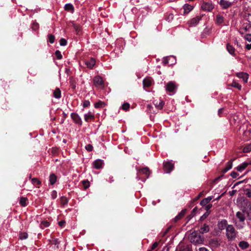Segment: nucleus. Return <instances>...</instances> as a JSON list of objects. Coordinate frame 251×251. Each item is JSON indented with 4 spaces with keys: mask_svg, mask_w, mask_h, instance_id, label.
Instances as JSON below:
<instances>
[{
    "mask_svg": "<svg viewBox=\"0 0 251 251\" xmlns=\"http://www.w3.org/2000/svg\"><path fill=\"white\" fill-rule=\"evenodd\" d=\"M242 210L247 214L249 220H251V201L244 198L241 203Z\"/></svg>",
    "mask_w": 251,
    "mask_h": 251,
    "instance_id": "obj_1",
    "label": "nucleus"
},
{
    "mask_svg": "<svg viewBox=\"0 0 251 251\" xmlns=\"http://www.w3.org/2000/svg\"><path fill=\"white\" fill-rule=\"evenodd\" d=\"M226 236L228 240H232L236 238L237 231L232 225H229L226 227Z\"/></svg>",
    "mask_w": 251,
    "mask_h": 251,
    "instance_id": "obj_2",
    "label": "nucleus"
},
{
    "mask_svg": "<svg viewBox=\"0 0 251 251\" xmlns=\"http://www.w3.org/2000/svg\"><path fill=\"white\" fill-rule=\"evenodd\" d=\"M191 243L195 244H201L203 242V237L196 232H193L189 237Z\"/></svg>",
    "mask_w": 251,
    "mask_h": 251,
    "instance_id": "obj_3",
    "label": "nucleus"
},
{
    "mask_svg": "<svg viewBox=\"0 0 251 251\" xmlns=\"http://www.w3.org/2000/svg\"><path fill=\"white\" fill-rule=\"evenodd\" d=\"M177 87V86L175 82L169 81L166 85V90L172 93L170 95H173L176 93Z\"/></svg>",
    "mask_w": 251,
    "mask_h": 251,
    "instance_id": "obj_4",
    "label": "nucleus"
},
{
    "mask_svg": "<svg viewBox=\"0 0 251 251\" xmlns=\"http://www.w3.org/2000/svg\"><path fill=\"white\" fill-rule=\"evenodd\" d=\"M201 8L203 11H207L211 12L214 9V6L211 1L210 2H203Z\"/></svg>",
    "mask_w": 251,
    "mask_h": 251,
    "instance_id": "obj_5",
    "label": "nucleus"
},
{
    "mask_svg": "<svg viewBox=\"0 0 251 251\" xmlns=\"http://www.w3.org/2000/svg\"><path fill=\"white\" fill-rule=\"evenodd\" d=\"M93 81L94 85L96 87H98L100 88H103L104 87L103 81L101 76L98 75L94 77Z\"/></svg>",
    "mask_w": 251,
    "mask_h": 251,
    "instance_id": "obj_6",
    "label": "nucleus"
},
{
    "mask_svg": "<svg viewBox=\"0 0 251 251\" xmlns=\"http://www.w3.org/2000/svg\"><path fill=\"white\" fill-rule=\"evenodd\" d=\"M174 168V164L170 161L164 162L163 163V169L167 173H170Z\"/></svg>",
    "mask_w": 251,
    "mask_h": 251,
    "instance_id": "obj_7",
    "label": "nucleus"
},
{
    "mask_svg": "<svg viewBox=\"0 0 251 251\" xmlns=\"http://www.w3.org/2000/svg\"><path fill=\"white\" fill-rule=\"evenodd\" d=\"M71 117L74 122L79 125H82V122L79 116L76 113H72L71 114Z\"/></svg>",
    "mask_w": 251,
    "mask_h": 251,
    "instance_id": "obj_8",
    "label": "nucleus"
},
{
    "mask_svg": "<svg viewBox=\"0 0 251 251\" xmlns=\"http://www.w3.org/2000/svg\"><path fill=\"white\" fill-rule=\"evenodd\" d=\"M219 4L223 9H226L232 6V3L226 0H221Z\"/></svg>",
    "mask_w": 251,
    "mask_h": 251,
    "instance_id": "obj_9",
    "label": "nucleus"
},
{
    "mask_svg": "<svg viewBox=\"0 0 251 251\" xmlns=\"http://www.w3.org/2000/svg\"><path fill=\"white\" fill-rule=\"evenodd\" d=\"M235 160V158L232 159L226 163V166L225 167V168L221 171L222 174H224L226 173L228 170H229L230 169H231V168L232 167V162Z\"/></svg>",
    "mask_w": 251,
    "mask_h": 251,
    "instance_id": "obj_10",
    "label": "nucleus"
},
{
    "mask_svg": "<svg viewBox=\"0 0 251 251\" xmlns=\"http://www.w3.org/2000/svg\"><path fill=\"white\" fill-rule=\"evenodd\" d=\"M228 225L227 221L225 219L219 222L218 224V228L221 230H223L225 228L226 229V227Z\"/></svg>",
    "mask_w": 251,
    "mask_h": 251,
    "instance_id": "obj_11",
    "label": "nucleus"
},
{
    "mask_svg": "<svg viewBox=\"0 0 251 251\" xmlns=\"http://www.w3.org/2000/svg\"><path fill=\"white\" fill-rule=\"evenodd\" d=\"M236 76L243 79L244 82L247 83L249 77V75L245 72H240L236 74Z\"/></svg>",
    "mask_w": 251,
    "mask_h": 251,
    "instance_id": "obj_12",
    "label": "nucleus"
},
{
    "mask_svg": "<svg viewBox=\"0 0 251 251\" xmlns=\"http://www.w3.org/2000/svg\"><path fill=\"white\" fill-rule=\"evenodd\" d=\"M93 164L95 168L100 169L102 168L104 163L102 160L97 159L93 162Z\"/></svg>",
    "mask_w": 251,
    "mask_h": 251,
    "instance_id": "obj_13",
    "label": "nucleus"
},
{
    "mask_svg": "<svg viewBox=\"0 0 251 251\" xmlns=\"http://www.w3.org/2000/svg\"><path fill=\"white\" fill-rule=\"evenodd\" d=\"M187 212L186 209H184L181 211L180 213L178 214V215L174 218V220L175 223H176L177 221H178L179 220H180L181 218H182L185 215L186 213Z\"/></svg>",
    "mask_w": 251,
    "mask_h": 251,
    "instance_id": "obj_14",
    "label": "nucleus"
},
{
    "mask_svg": "<svg viewBox=\"0 0 251 251\" xmlns=\"http://www.w3.org/2000/svg\"><path fill=\"white\" fill-rule=\"evenodd\" d=\"M201 19V16H197V17L192 19L189 21V23L190 24V25L191 26L196 25L198 24V23L199 22V21H200V20Z\"/></svg>",
    "mask_w": 251,
    "mask_h": 251,
    "instance_id": "obj_15",
    "label": "nucleus"
},
{
    "mask_svg": "<svg viewBox=\"0 0 251 251\" xmlns=\"http://www.w3.org/2000/svg\"><path fill=\"white\" fill-rule=\"evenodd\" d=\"M96 64L95 59L91 58L90 59L85 61V65L89 69H93Z\"/></svg>",
    "mask_w": 251,
    "mask_h": 251,
    "instance_id": "obj_16",
    "label": "nucleus"
},
{
    "mask_svg": "<svg viewBox=\"0 0 251 251\" xmlns=\"http://www.w3.org/2000/svg\"><path fill=\"white\" fill-rule=\"evenodd\" d=\"M153 103L156 108H157L158 109H162V108L165 104V102L163 100H154L153 101Z\"/></svg>",
    "mask_w": 251,
    "mask_h": 251,
    "instance_id": "obj_17",
    "label": "nucleus"
},
{
    "mask_svg": "<svg viewBox=\"0 0 251 251\" xmlns=\"http://www.w3.org/2000/svg\"><path fill=\"white\" fill-rule=\"evenodd\" d=\"M238 246L241 249L243 250H246L250 247L249 244L245 241H242L239 242Z\"/></svg>",
    "mask_w": 251,
    "mask_h": 251,
    "instance_id": "obj_18",
    "label": "nucleus"
},
{
    "mask_svg": "<svg viewBox=\"0 0 251 251\" xmlns=\"http://www.w3.org/2000/svg\"><path fill=\"white\" fill-rule=\"evenodd\" d=\"M209 231V226L206 224L202 225L200 229V231L201 233L203 234L207 233Z\"/></svg>",
    "mask_w": 251,
    "mask_h": 251,
    "instance_id": "obj_19",
    "label": "nucleus"
},
{
    "mask_svg": "<svg viewBox=\"0 0 251 251\" xmlns=\"http://www.w3.org/2000/svg\"><path fill=\"white\" fill-rule=\"evenodd\" d=\"M94 119L95 116L90 112H89L87 114L84 115V120L86 122H89L91 120H94Z\"/></svg>",
    "mask_w": 251,
    "mask_h": 251,
    "instance_id": "obj_20",
    "label": "nucleus"
},
{
    "mask_svg": "<svg viewBox=\"0 0 251 251\" xmlns=\"http://www.w3.org/2000/svg\"><path fill=\"white\" fill-rule=\"evenodd\" d=\"M183 14L185 15L190 12L193 9V7L189 4H185L183 6Z\"/></svg>",
    "mask_w": 251,
    "mask_h": 251,
    "instance_id": "obj_21",
    "label": "nucleus"
},
{
    "mask_svg": "<svg viewBox=\"0 0 251 251\" xmlns=\"http://www.w3.org/2000/svg\"><path fill=\"white\" fill-rule=\"evenodd\" d=\"M226 50L228 51V52L232 55L235 56V49L234 47L231 46L230 44L228 43L226 45Z\"/></svg>",
    "mask_w": 251,
    "mask_h": 251,
    "instance_id": "obj_22",
    "label": "nucleus"
},
{
    "mask_svg": "<svg viewBox=\"0 0 251 251\" xmlns=\"http://www.w3.org/2000/svg\"><path fill=\"white\" fill-rule=\"evenodd\" d=\"M65 10L73 13L74 11V7L71 3L66 4L64 6Z\"/></svg>",
    "mask_w": 251,
    "mask_h": 251,
    "instance_id": "obj_23",
    "label": "nucleus"
},
{
    "mask_svg": "<svg viewBox=\"0 0 251 251\" xmlns=\"http://www.w3.org/2000/svg\"><path fill=\"white\" fill-rule=\"evenodd\" d=\"M197 210V207H195L191 211V214L186 217L187 222L189 221L196 215Z\"/></svg>",
    "mask_w": 251,
    "mask_h": 251,
    "instance_id": "obj_24",
    "label": "nucleus"
},
{
    "mask_svg": "<svg viewBox=\"0 0 251 251\" xmlns=\"http://www.w3.org/2000/svg\"><path fill=\"white\" fill-rule=\"evenodd\" d=\"M139 173H142V174H145L147 176V178H148L150 174V171L148 168L145 167L143 169H140L139 170Z\"/></svg>",
    "mask_w": 251,
    "mask_h": 251,
    "instance_id": "obj_25",
    "label": "nucleus"
},
{
    "mask_svg": "<svg viewBox=\"0 0 251 251\" xmlns=\"http://www.w3.org/2000/svg\"><path fill=\"white\" fill-rule=\"evenodd\" d=\"M249 165V163L247 162H244L241 165H239L237 168L236 169L239 172H242L243 170H244L247 166Z\"/></svg>",
    "mask_w": 251,
    "mask_h": 251,
    "instance_id": "obj_26",
    "label": "nucleus"
},
{
    "mask_svg": "<svg viewBox=\"0 0 251 251\" xmlns=\"http://www.w3.org/2000/svg\"><path fill=\"white\" fill-rule=\"evenodd\" d=\"M73 26L75 29V31L76 32V34L77 35H79L81 31V27L79 25H77L75 23L73 24Z\"/></svg>",
    "mask_w": 251,
    "mask_h": 251,
    "instance_id": "obj_27",
    "label": "nucleus"
},
{
    "mask_svg": "<svg viewBox=\"0 0 251 251\" xmlns=\"http://www.w3.org/2000/svg\"><path fill=\"white\" fill-rule=\"evenodd\" d=\"M143 84L144 87H149L151 85V81L149 78H145L143 81Z\"/></svg>",
    "mask_w": 251,
    "mask_h": 251,
    "instance_id": "obj_28",
    "label": "nucleus"
},
{
    "mask_svg": "<svg viewBox=\"0 0 251 251\" xmlns=\"http://www.w3.org/2000/svg\"><path fill=\"white\" fill-rule=\"evenodd\" d=\"M28 199L25 197H21L19 201L20 204L22 206H26L27 205Z\"/></svg>",
    "mask_w": 251,
    "mask_h": 251,
    "instance_id": "obj_29",
    "label": "nucleus"
},
{
    "mask_svg": "<svg viewBox=\"0 0 251 251\" xmlns=\"http://www.w3.org/2000/svg\"><path fill=\"white\" fill-rule=\"evenodd\" d=\"M57 177L54 174H51L50 176V184L53 185L56 181Z\"/></svg>",
    "mask_w": 251,
    "mask_h": 251,
    "instance_id": "obj_30",
    "label": "nucleus"
},
{
    "mask_svg": "<svg viewBox=\"0 0 251 251\" xmlns=\"http://www.w3.org/2000/svg\"><path fill=\"white\" fill-rule=\"evenodd\" d=\"M236 217L239 219L240 221L241 222H244L245 220V217L244 215V214L238 211L236 213Z\"/></svg>",
    "mask_w": 251,
    "mask_h": 251,
    "instance_id": "obj_31",
    "label": "nucleus"
},
{
    "mask_svg": "<svg viewBox=\"0 0 251 251\" xmlns=\"http://www.w3.org/2000/svg\"><path fill=\"white\" fill-rule=\"evenodd\" d=\"M53 96L56 99L61 98V91L59 88H56L54 91Z\"/></svg>",
    "mask_w": 251,
    "mask_h": 251,
    "instance_id": "obj_32",
    "label": "nucleus"
},
{
    "mask_svg": "<svg viewBox=\"0 0 251 251\" xmlns=\"http://www.w3.org/2000/svg\"><path fill=\"white\" fill-rule=\"evenodd\" d=\"M228 86L236 88L238 90H241L242 88V86L235 81H233L231 84H229Z\"/></svg>",
    "mask_w": 251,
    "mask_h": 251,
    "instance_id": "obj_33",
    "label": "nucleus"
},
{
    "mask_svg": "<svg viewBox=\"0 0 251 251\" xmlns=\"http://www.w3.org/2000/svg\"><path fill=\"white\" fill-rule=\"evenodd\" d=\"M60 203L62 205H67L68 203V200L67 197L65 196H62L60 198Z\"/></svg>",
    "mask_w": 251,
    "mask_h": 251,
    "instance_id": "obj_34",
    "label": "nucleus"
},
{
    "mask_svg": "<svg viewBox=\"0 0 251 251\" xmlns=\"http://www.w3.org/2000/svg\"><path fill=\"white\" fill-rule=\"evenodd\" d=\"M243 151L244 152H249L251 151V143L246 145L243 149Z\"/></svg>",
    "mask_w": 251,
    "mask_h": 251,
    "instance_id": "obj_35",
    "label": "nucleus"
},
{
    "mask_svg": "<svg viewBox=\"0 0 251 251\" xmlns=\"http://www.w3.org/2000/svg\"><path fill=\"white\" fill-rule=\"evenodd\" d=\"M50 225V223L47 221H43L41 222L40 224V227L42 228H44L45 227H47L49 226Z\"/></svg>",
    "mask_w": 251,
    "mask_h": 251,
    "instance_id": "obj_36",
    "label": "nucleus"
},
{
    "mask_svg": "<svg viewBox=\"0 0 251 251\" xmlns=\"http://www.w3.org/2000/svg\"><path fill=\"white\" fill-rule=\"evenodd\" d=\"M216 22L218 24H221L224 22V17L220 15H216Z\"/></svg>",
    "mask_w": 251,
    "mask_h": 251,
    "instance_id": "obj_37",
    "label": "nucleus"
},
{
    "mask_svg": "<svg viewBox=\"0 0 251 251\" xmlns=\"http://www.w3.org/2000/svg\"><path fill=\"white\" fill-rule=\"evenodd\" d=\"M32 183L35 185L37 186L41 184V182L37 178H33L31 179Z\"/></svg>",
    "mask_w": 251,
    "mask_h": 251,
    "instance_id": "obj_38",
    "label": "nucleus"
},
{
    "mask_svg": "<svg viewBox=\"0 0 251 251\" xmlns=\"http://www.w3.org/2000/svg\"><path fill=\"white\" fill-rule=\"evenodd\" d=\"M104 105H105V103L104 102L99 100L98 102H96L94 106L96 108H100V107H104Z\"/></svg>",
    "mask_w": 251,
    "mask_h": 251,
    "instance_id": "obj_39",
    "label": "nucleus"
},
{
    "mask_svg": "<svg viewBox=\"0 0 251 251\" xmlns=\"http://www.w3.org/2000/svg\"><path fill=\"white\" fill-rule=\"evenodd\" d=\"M130 108V104L128 102H125L122 106V108L125 111L129 110Z\"/></svg>",
    "mask_w": 251,
    "mask_h": 251,
    "instance_id": "obj_40",
    "label": "nucleus"
},
{
    "mask_svg": "<svg viewBox=\"0 0 251 251\" xmlns=\"http://www.w3.org/2000/svg\"><path fill=\"white\" fill-rule=\"evenodd\" d=\"M82 183L84 189H86L90 186V182L87 180H84L82 181Z\"/></svg>",
    "mask_w": 251,
    "mask_h": 251,
    "instance_id": "obj_41",
    "label": "nucleus"
},
{
    "mask_svg": "<svg viewBox=\"0 0 251 251\" xmlns=\"http://www.w3.org/2000/svg\"><path fill=\"white\" fill-rule=\"evenodd\" d=\"M203 195V192H201V193H199V194L196 198H195L194 199H193L192 200V203L196 202L198 201V200L200 198H201Z\"/></svg>",
    "mask_w": 251,
    "mask_h": 251,
    "instance_id": "obj_42",
    "label": "nucleus"
},
{
    "mask_svg": "<svg viewBox=\"0 0 251 251\" xmlns=\"http://www.w3.org/2000/svg\"><path fill=\"white\" fill-rule=\"evenodd\" d=\"M48 41L51 43L53 44L54 42L55 36L52 34H49L48 35Z\"/></svg>",
    "mask_w": 251,
    "mask_h": 251,
    "instance_id": "obj_43",
    "label": "nucleus"
},
{
    "mask_svg": "<svg viewBox=\"0 0 251 251\" xmlns=\"http://www.w3.org/2000/svg\"><path fill=\"white\" fill-rule=\"evenodd\" d=\"M210 211H206L201 217H200V220L201 221H203L205 220L210 214Z\"/></svg>",
    "mask_w": 251,
    "mask_h": 251,
    "instance_id": "obj_44",
    "label": "nucleus"
},
{
    "mask_svg": "<svg viewBox=\"0 0 251 251\" xmlns=\"http://www.w3.org/2000/svg\"><path fill=\"white\" fill-rule=\"evenodd\" d=\"M39 27V25L38 23H36V22H34L32 23L31 28L33 30H36L38 29Z\"/></svg>",
    "mask_w": 251,
    "mask_h": 251,
    "instance_id": "obj_45",
    "label": "nucleus"
},
{
    "mask_svg": "<svg viewBox=\"0 0 251 251\" xmlns=\"http://www.w3.org/2000/svg\"><path fill=\"white\" fill-rule=\"evenodd\" d=\"M55 55L57 59H61L62 58V55L61 52L59 50H56L55 51Z\"/></svg>",
    "mask_w": 251,
    "mask_h": 251,
    "instance_id": "obj_46",
    "label": "nucleus"
},
{
    "mask_svg": "<svg viewBox=\"0 0 251 251\" xmlns=\"http://www.w3.org/2000/svg\"><path fill=\"white\" fill-rule=\"evenodd\" d=\"M60 45L62 46H64L67 45V41L64 38H61L59 41Z\"/></svg>",
    "mask_w": 251,
    "mask_h": 251,
    "instance_id": "obj_47",
    "label": "nucleus"
},
{
    "mask_svg": "<svg viewBox=\"0 0 251 251\" xmlns=\"http://www.w3.org/2000/svg\"><path fill=\"white\" fill-rule=\"evenodd\" d=\"M90 102L88 100H85L83 103V107L84 108L88 107L90 106Z\"/></svg>",
    "mask_w": 251,
    "mask_h": 251,
    "instance_id": "obj_48",
    "label": "nucleus"
},
{
    "mask_svg": "<svg viewBox=\"0 0 251 251\" xmlns=\"http://www.w3.org/2000/svg\"><path fill=\"white\" fill-rule=\"evenodd\" d=\"M245 191L246 192V195L248 197L251 198V190L250 189H246Z\"/></svg>",
    "mask_w": 251,
    "mask_h": 251,
    "instance_id": "obj_49",
    "label": "nucleus"
},
{
    "mask_svg": "<svg viewBox=\"0 0 251 251\" xmlns=\"http://www.w3.org/2000/svg\"><path fill=\"white\" fill-rule=\"evenodd\" d=\"M85 149L86 150L88 151H91L93 150V147L92 145L91 144H88V145H87L86 146H85Z\"/></svg>",
    "mask_w": 251,
    "mask_h": 251,
    "instance_id": "obj_50",
    "label": "nucleus"
},
{
    "mask_svg": "<svg viewBox=\"0 0 251 251\" xmlns=\"http://www.w3.org/2000/svg\"><path fill=\"white\" fill-rule=\"evenodd\" d=\"M212 207V204L211 203H208L207 205L205 206V210L206 211H210V209Z\"/></svg>",
    "mask_w": 251,
    "mask_h": 251,
    "instance_id": "obj_51",
    "label": "nucleus"
},
{
    "mask_svg": "<svg viewBox=\"0 0 251 251\" xmlns=\"http://www.w3.org/2000/svg\"><path fill=\"white\" fill-rule=\"evenodd\" d=\"M208 203V202L206 201V199H205V198L202 200L200 202V204L202 206H205Z\"/></svg>",
    "mask_w": 251,
    "mask_h": 251,
    "instance_id": "obj_52",
    "label": "nucleus"
},
{
    "mask_svg": "<svg viewBox=\"0 0 251 251\" xmlns=\"http://www.w3.org/2000/svg\"><path fill=\"white\" fill-rule=\"evenodd\" d=\"M51 198L52 199H55L57 197V192L55 190H53L51 193Z\"/></svg>",
    "mask_w": 251,
    "mask_h": 251,
    "instance_id": "obj_53",
    "label": "nucleus"
},
{
    "mask_svg": "<svg viewBox=\"0 0 251 251\" xmlns=\"http://www.w3.org/2000/svg\"><path fill=\"white\" fill-rule=\"evenodd\" d=\"M27 237H28V235L26 233H22L21 234L20 239L22 240L25 239L27 238Z\"/></svg>",
    "mask_w": 251,
    "mask_h": 251,
    "instance_id": "obj_54",
    "label": "nucleus"
},
{
    "mask_svg": "<svg viewBox=\"0 0 251 251\" xmlns=\"http://www.w3.org/2000/svg\"><path fill=\"white\" fill-rule=\"evenodd\" d=\"M70 86L72 89L75 90V81L72 80L70 81Z\"/></svg>",
    "mask_w": 251,
    "mask_h": 251,
    "instance_id": "obj_55",
    "label": "nucleus"
},
{
    "mask_svg": "<svg viewBox=\"0 0 251 251\" xmlns=\"http://www.w3.org/2000/svg\"><path fill=\"white\" fill-rule=\"evenodd\" d=\"M245 38L246 40L248 41L249 42H251V34H246V36H245Z\"/></svg>",
    "mask_w": 251,
    "mask_h": 251,
    "instance_id": "obj_56",
    "label": "nucleus"
},
{
    "mask_svg": "<svg viewBox=\"0 0 251 251\" xmlns=\"http://www.w3.org/2000/svg\"><path fill=\"white\" fill-rule=\"evenodd\" d=\"M238 175L239 174L235 172H232L230 173V176L234 178H236L238 176Z\"/></svg>",
    "mask_w": 251,
    "mask_h": 251,
    "instance_id": "obj_57",
    "label": "nucleus"
},
{
    "mask_svg": "<svg viewBox=\"0 0 251 251\" xmlns=\"http://www.w3.org/2000/svg\"><path fill=\"white\" fill-rule=\"evenodd\" d=\"M212 243L215 245L216 246H218L220 245L218 240L217 239H214L212 240Z\"/></svg>",
    "mask_w": 251,
    "mask_h": 251,
    "instance_id": "obj_58",
    "label": "nucleus"
},
{
    "mask_svg": "<svg viewBox=\"0 0 251 251\" xmlns=\"http://www.w3.org/2000/svg\"><path fill=\"white\" fill-rule=\"evenodd\" d=\"M158 242H154V243L152 244V246H151V251H152V250H154V249H155V248L158 246Z\"/></svg>",
    "mask_w": 251,
    "mask_h": 251,
    "instance_id": "obj_59",
    "label": "nucleus"
},
{
    "mask_svg": "<svg viewBox=\"0 0 251 251\" xmlns=\"http://www.w3.org/2000/svg\"><path fill=\"white\" fill-rule=\"evenodd\" d=\"M52 152L53 154L56 155L58 152V149L57 148H52Z\"/></svg>",
    "mask_w": 251,
    "mask_h": 251,
    "instance_id": "obj_60",
    "label": "nucleus"
},
{
    "mask_svg": "<svg viewBox=\"0 0 251 251\" xmlns=\"http://www.w3.org/2000/svg\"><path fill=\"white\" fill-rule=\"evenodd\" d=\"M179 251H192V250L189 247H186L181 249Z\"/></svg>",
    "mask_w": 251,
    "mask_h": 251,
    "instance_id": "obj_61",
    "label": "nucleus"
},
{
    "mask_svg": "<svg viewBox=\"0 0 251 251\" xmlns=\"http://www.w3.org/2000/svg\"><path fill=\"white\" fill-rule=\"evenodd\" d=\"M58 224L60 226H64L65 224V221H61L59 222Z\"/></svg>",
    "mask_w": 251,
    "mask_h": 251,
    "instance_id": "obj_62",
    "label": "nucleus"
},
{
    "mask_svg": "<svg viewBox=\"0 0 251 251\" xmlns=\"http://www.w3.org/2000/svg\"><path fill=\"white\" fill-rule=\"evenodd\" d=\"M212 199H213L212 196L208 197L207 198H205V199H206V201L208 202V203L211 201V200Z\"/></svg>",
    "mask_w": 251,
    "mask_h": 251,
    "instance_id": "obj_63",
    "label": "nucleus"
},
{
    "mask_svg": "<svg viewBox=\"0 0 251 251\" xmlns=\"http://www.w3.org/2000/svg\"><path fill=\"white\" fill-rule=\"evenodd\" d=\"M199 251H209L208 249L204 247L200 248L199 249Z\"/></svg>",
    "mask_w": 251,
    "mask_h": 251,
    "instance_id": "obj_64",
    "label": "nucleus"
}]
</instances>
